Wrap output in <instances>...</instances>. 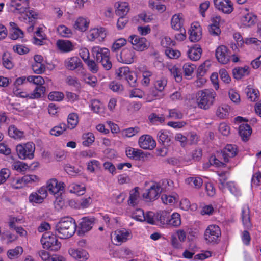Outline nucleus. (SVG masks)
<instances>
[{
  "label": "nucleus",
  "mask_w": 261,
  "mask_h": 261,
  "mask_svg": "<svg viewBox=\"0 0 261 261\" xmlns=\"http://www.w3.org/2000/svg\"><path fill=\"white\" fill-rule=\"evenodd\" d=\"M76 224L75 220L70 217H64L56 224V235L62 239L71 237L75 233Z\"/></svg>",
  "instance_id": "nucleus-1"
},
{
  "label": "nucleus",
  "mask_w": 261,
  "mask_h": 261,
  "mask_svg": "<svg viewBox=\"0 0 261 261\" xmlns=\"http://www.w3.org/2000/svg\"><path fill=\"white\" fill-rule=\"evenodd\" d=\"M216 95L213 90L204 89L199 91L196 95L198 107L204 110L209 109L214 105Z\"/></svg>",
  "instance_id": "nucleus-2"
},
{
  "label": "nucleus",
  "mask_w": 261,
  "mask_h": 261,
  "mask_svg": "<svg viewBox=\"0 0 261 261\" xmlns=\"http://www.w3.org/2000/svg\"><path fill=\"white\" fill-rule=\"evenodd\" d=\"M91 54L96 62L101 63L105 70H109L111 69L112 64L110 61V53L108 48L95 46L91 49Z\"/></svg>",
  "instance_id": "nucleus-3"
},
{
  "label": "nucleus",
  "mask_w": 261,
  "mask_h": 261,
  "mask_svg": "<svg viewBox=\"0 0 261 261\" xmlns=\"http://www.w3.org/2000/svg\"><path fill=\"white\" fill-rule=\"evenodd\" d=\"M171 181H169L167 179H163L159 183H153L150 187L146 190V192L143 194V197L146 200H152L157 198L159 194L163 192H166L169 190L167 186H171Z\"/></svg>",
  "instance_id": "nucleus-4"
},
{
  "label": "nucleus",
  "mask_w": 261,
  "mask_h": 261,
  "mask_svg": "<svg viewBox=\"0 0 261 261\" xmlns=\"http://www.w3.org/2000/svg\"><path fill=\"white\" fill-rule=\"evenodd\" d=\"M17 154L21 160H31L34 158L35 145L33 142L19 144L16 147Z\"/></svg>",
  "instance_id": "nucleus-5"
},
{
  "label": "nucleus",
  "mask_w": 261,
  "mask_h": 261,
  "mask_svg": "<svg viewBox=\"0 0 261 261\" xmlns=\"http://www.w3.org/2000/svg\"><path fill=\"white\" fill-rule=\"evenodd\" d=\"M41 243L43 247L51 251L58 250L61 246V244L58 241L56 236L50 232L44 233L41 239Z\"/></svg>",
  "instance_id": "nucleus-6"
},
{
  "label": "nucleus",
  "mask_w": 261,
  "mask_h": 261,
  "mask_svg": "<svg viewBox=\"0 0 261 261\" xmlns=\"http://www.w3.org/2000/svg\"><path fill=\"white\" fill-rule=\"evenodd\" d=\"M221 234V229L218 225H211L205 231L204 239L207 243H216L219 240Z\"/></svg>",
  "instance_id": "nucleus-7"
},
{
  "label": "nucleus",
  "mask_w": 261,
  "mask_h": 261,
  "mask_svg": "<svg viewBox=\"0 0 261 261\" xmlns=\"http://www.w3.org/2000/svg\"><path fill=\"white\" fill-rule=\"evenodd\" d=\"M48 191L55 196H60L64 191L65 184L62 182H58L56 178L48 180L46 184Z\"/></svg>",
  "instance_id": "nucleus-8"
},
{
  "label": "nucleus",
  "mask_w": 261,
  "mask_h": 261,
  "mask_svg": "<svg viewBox=\"0 0 261 261\" xmlns=\"http://www.w3.org/2000/svg\"><path fill=\"white\" fill-rule=\"evenodd\" d=\"M128 41L133 45V49L137 51H141L147 49L149 45L145 38L135 35L130 36Z\"/></svg>",
  "instance_id": "nucleus-9"
},
{
  "label": "nucleus",
  "mask_w": 261,
  "mask_h": 261,
  "mask_svg": "<svg viewBox=\"0 0 261 261\" xmlns=\"http://www.w3.org/2000/svg\"><path fill=\"white\" fill-rule=\"evenodd\" d=\"M215 56L218 61L223 64L228 63L231 58L230 51L224 45H220L217 48Z\"/></svg>",
  "instance_id": "nucleus-10"
},
{
  "label": "nucleus",
  "mask_w": 261,
  "mask_h": 261,
  "mask_svg": "<svg viewBox=\"0 0 261 261\" xmlns=\"http://www.w3.org/2000/svg\"><path fill=\"white\" fill-rule=\"evenodd\" d=\"M215 8L226 14H230L233 11V4L230 0H213Z\"/></svg>",
  "instance_id": "nucleus-11"
},
{
  "label": "nucleus",
  "mask_w": 261,
  "mask_h": 261,
  "mask_svg": "<svg viewBox=\"0 0 261 261\" xmlns=\"http://www.w3.org/2000/svg\"><path fill=\"white\" fill-rule=\"evenodd\" d=\"M106 37V30L103 28L91 29L87 35V38L90 41L97 40L98 42H100L103 41Z\"/></svg>",
  "instance_id": "nucleus-12"
},
{
  "label": "nucleus",
  "mask_w": 261,
  "mask_h": 261,
  "mask_svg": "<svg viewBox=\"0 0 261 261\" xmlns=\"http://www.w3.org/2000/svg\"><path fill=\"white\" fill-rule=\"evenodd\" d=\"M139 146L143 149L152 150L156 146V142L149 135L141 136L138 141Z\"/></svg>",
  "instance_id": "nucleus-13"
},
{
  "label": "nucleus",
  "mask_w": 261,
  "mask_h": 261,
  "mask_svg": "<svg viewBox=\"0 0 261 261\" xmlns=\"http://www.w3.org/2000/svg\"><path fill=\"white\" fill-rule=\"evenodd\" d=\"M136 58L135 52L133 48H124L121 51L119 62L125 64H131Z\"/></svg>",
  "instance_id": "nucleus-14"
},
{
  "label": "nucleus",
  "mask_w": 261,
  "mask_h": 261,
  "mask_svg": "<svg viewBox=\"0 0 261 261\" xmlns=\"http://www.w3.org/2000/svg\"><path fill=\"white\" fill-rule=\"evenodd\" d=\"M189 39L191 42H197L201 38L202 29L197 22L192 23L189 31Z\"/></svg>",
  "instance_id": "nucleus-15"
},
{
  "label": "nucleus",
  "mask_w": 261,
  "mask_h": 261,
  "mask_svg": "<svg viewBox=\"0 0 261 261\" xmlns=\"http://www.w3.org/2000/svg\"><path fill=\"white\" fill-rule=\"evenodd\" d=\"M64 65L65 67L69 70H74L81 68H83V64L81 60L77 57H72L68 58L64 61Z\"/></svg>",
  "instance_id": "nucleus-16"
},
{
  "label": "nucleus",
  "mask_w": 261,
  "mask_h": 261,
  "mask_svg": "<svg viewBox=\"0 0 261 261\" xmlns=\"http://www.w3.org/2000/svg\"><path fill=\"white\" fill-rule=\"evenodd\" d=\"M94 219L93 218H83L79 227L78 233L80 235H83L91 230L94 224Z\"/></svg>",
  "instance_id": "nucleus-17"
},
{
  "label": "nucleus",
  "mask_w": 261,
  "mask_h": 261,
  "mask_svg": "<svg viewBox=\"0 0 261 261\" xmlns=\"http://www.w3.org/2000/svg\"><path fill=\"white\" fill-rule=\"evenodd\" d=\"M237 153V147L234 145L227 144L222 151V156L225 163L229 162L230 159L234 157Z\"/></svg>",
  "instance_id": "nucleus-18"
},
{
  "label": "nucleus",
  "mask_w": 261,
  "mask_h": 261,
  "mask_svg": "<svg viewBox=\"0 0 261 261\" xmlns=\"http://www.w3.org/2000/svg\"><path fill=\"white\" fill-rule=\"evenodd\" d=\"M115 240L120 244L126 242L131 239L132 237L130 231L124 228L116 230L115 231Z\"/></svg>",
  "instance_id": "nucleus-19"
},
{
  "label": "nucleus",
  "mask_w": 261,
  "mask_h": 261,
  "mask_svg": "<svg viewBox=\"0 0 261 261\" xmlns=\"http://www.w3.org/2000/svg\"><path fill=\"white\" fill-rule=\"evenodd\" d=\"M68 252L73 258L80 261L86 260L89 257L88 253L83 249L71 248Z\"/></svg>",
  "instance_id": "nucleus-20"
},
{
  "label": "nucleus",
  "mask_w": 261,
  "mask_h": 261,
  "mask_svg": "<svg viewBox=\"0 0 261 261\" xmlns=\"http://www.w3.org/2000/svg\"><path fill=\"white\" fill-rule=\"evenodd\" d=\"M250 210L248 206H244L242 207L241 212V219L245 228H249L252 224L250 220Z\"/></svg>",
  "instance_id": "nucleus-21"
},
{
  "label": "nucleus",
  "mask_w": 261,
  "mask_h": 261,
  "mask_svg": "<svg viewBox=\"0 0 261 261\" xmlns=\"http://www.w3.org/2000/svg\"><path fill=\"white\" fill-rule=\"evenodd\" d=\"M157 137L159 143L165 147L169 146L171 140V136L168 131L165 130L159 131L157 134Z\"/></svg>",
  "instance_id": "nucleus-22"
},
{
  "label": "nucleus",
  "mask_w": 261,
  "mask_h": 261,
  "mask_svg": "<svg viewBox=\"0 0 261 261\" xmlns=\"http://www.w3.org/2000/svg\"><path fill=\"white\" fill-rule=\"evenodd\" d=\"M10 37L13 40H16L23 37V31L18 27L17 24L13 22L10 23Z\"/></svg>",
  "instance_id": "nucleus-23"
},
{
  "label": "nucleus",
  "mask_w": 261,
  "mask_h": 261,
  "mask_svg": "<svg viewBox=\"0 0 261 261\" xmlns=\"http://www.w3.org/2000/svg\"><path fill=\"white\" fill-rule=\"evenodd\" d=\"M252 133V129L248 124H241L239 127V134L244 141L248 140Z\"/></svg>",
  "instance_id": "nucleus-24"
},
{
  "label": "nucleus",
  "mask_w": 261,
  "mask_h": 261,
  "mask_svg": "<svg viewBox=\"0 0 261 261\" xmlns=\"http://www.w3.org/2000/svg\"><path fill=\"white\" fill-rule=\"evenodd\" d=\"M141 198L137 188L132 190L129 192V196L127 200L128 205L133 207L137 206Z\"/></svg>",
  "instance_id": "nucleus-25"
},
{
  "label": "nucleus",
  "mask_w": 261,
  "mask_h": 261,
  "mask_svg": "<svg viewBox=\"0 0 261 261\" xmlns=\"http://www.w3.org/2000/svg\"><path fill=\"white\" fill-rule=\"evenodd\" d=\"M257 21V17L252 13L244 14L241 18L242 24L247 27L254 25Z\"/></svg>",
  "instance_id": "nucleus-26"
},
{
  "label": "nucleus",
  "mask_w": 261,
  "mask_h": 261,
  "mask_svg": "<svg viewBox=\"0 0 261 261\" xmlns=\"http://www.w3.org/2000/svg\"><path fill=\"white\" fill-rule=\"evenodd\" d=\"M81 80L86 84L89 85L92 87H94L97 84V79L95 76L92 75L89 73H86L84 71L80 72Z\"/></svg>",
  "instance_id": "nucleus-27"
},
{
  "label": "nucleus",
  "mask_w": 261,
  "mask_h": 261,
  "mask_svg": "<svg viewBox=\"0 0 261 261\" xmlns=\"http://www.w3.org/2000/svg\"><path fill=\"white\" fill-rule=\"evenodd\" d=\"M116 7V14L120 16H125L129 10V5L127 2H117L115 4Z\"/></svg>",
  "instance_id": "nucleus-28"
},
{
  "label": "nucleus",
  "mask_w": 261,
  "mask_h": 261,
  "mask_svg": "<svg viewBox=\"0 0 261 261\" xmlns=\"http://www.w3.org/2000/svg\"><path fill=\"white\" fill-rule=\"evenodd\" d=\"M171 25L173 29L175 30H179L184 29L183 25V19L181 14H174L171 20Z\"/></svg>",
  "instance_id": "nucleus-29"
},
{
  "label": "nucleus",
  "mask_w": 261,
  "mask_h": 261,
  "mask_svg": "<svg viewBox=\"0 0 261 261\" xmlns=\"http://www.w3.org/2000/svg\"><path fill=\"white\" fill-rule=\"evenodd\" d=\"M57 46L62 52L68 53L73 49V46L69 40H59L57 42Z\"/></svg>",
  "instance_id": "nucleus-30"
},
{
  "label": "nucleus",
  "mask_w": 261,
  "mask_h": 261,
  "mask_svg": "<svg viewBox=\"0 0 261 261\" xmlns=\"http://www.w3.org/2000/svg\"><path fill=\"white\" fill-rule=\"evenodd\" d=\"M67 129V124L65 123L62 122L52 128L50 130L49 133L52 136L58 137L63 134Z\"/></svg>",
  "instance_id": "nucleus-31"
},
{
  "label": "nucleus",
  "mask_w": 261,
  "mask_h": 261,
  "mask_svg": "<svg viewBox=\"0 0 261 261\" xmlns=\"http://www.w3.org/2000/svg\"><path fill=\"white\" fill-rule=\"evenodd\" d=\"M249 73V67L247 66H245L243 67H236L233 70V76L237 80H240L243 76L248 75Z\"/></svg>",
  "instance_id": "nucleus-32"
},
{
  "label": "nucleus",
  "mask_w": 261,
  "mask_h": 261,
  "mask_svg": "<svg viewBox=\"0 0 261 261\" xmlns=\"http://www.w3.org/2000/svg\"><path fill=\"white\" fill-rule=\"evenodd\" d=\"M125 153L129 159L137 160L140 159L143 152L140 149L128 147L126 148Z\"/></svg>",
  "instance_id": "nucleus-33"
},
{
  "label": "nucleus",
  "mask_w": 261,
  "mask_h": 261,
  "mask_svg": "<svg viewBox=\"0 0 261 261\" xmlns=\"http://www.w3.org/2000/svg\"><path fill=\"white\" fill-rule=\"evenodd\" d=\"M57 33L61 37L69 38L72 35L71 30L64 24H60L57 27Z\"/></svg>",
  "instance_id": "nucleus-34"
},
{
  "label": "nucleus",
  "mask_w": 261,
  "mask_h": 261,
  "mask_svg": "<svg viewBox=\"0 0 261 261\" xmlns=\"http://www.w3.org/2000/svg\"><path fill=\"white\" fill-rule=\"evenodd\" d=\"M89 21L83 17H79L75 21L74 28L81 32H85L89 27Z\"/></svg>",
  "instance_id": "nucleus-35"
},
{
  "label": "nucleus",
  "mask_w": 261,
  "mask_h": 261,
  "mask_svg": "<svg viewBox=\"0 0 261 261\" xmlns=\"http://www.w3.org/2000/svg\"><path fill=\"white\" fill-rule=\"evenodd\" d=\"M186 184L196 189L200 188L203 184L202 179L198 176L190 177L185 179Z\"/></svg>",
  "instance_id": "nucleus-36"
},
{
  "label": "nucleus",
  "mask_w": 261,
  "mask_h": 261,
  "mask_svg": "<svg viewBox=\"0 0 261 261\" xmlns=\"http://www.w3.org/2000/svg\"><path fill=\"white\" fill-rule=\"evenodd\" d=\"M79 117L76 113H72L68 115L67 117V128L74 129L78 124Z\"/></svg>",
  "instance_id": "nucleus-37"
},
{
  "label": "nucleus",
  "mask_w": 261,
  "mask_h": 261,
  "mask_svg": "<svg viewBox=\"0 0 261 261\" xmlns=\"http://www.w3.org/2000/svg\"><path fill=\"white\" fill-rule=\"evenodd\" d=\"M46 90L44 86H37L32 92L28 94L29 99H37L40 98Z\"/></svg>",
  "instance_id": "nucleus-38"
},
{
  "label": "nucleus",
  "mask_w": 261,
  "mask_h": 261,
  "mask_svg": "<svg viewBox=\"0 0 261 261\" xmlns=\"http://www.w3.org/2000/svg\"><path fill=\"white\" fill-rule=\"evenodd\" d=\"M24 16L22 15L24 20L30 21L33 20L35 22V20L38 18V13L33 9H29V6L26 11H24Z\"/></svg>",
  "instance_id": "nucleus-39"
},
{
  "label": "nucleus",
  "mask_w": 261,
  "mask_h": 261,
  "mask_svg": "<svg viewBox=\"0 0 261 261\" xmlns=\"http://www.w3.org/2000/svg\"><path fill=\"white\" fill-rule=\"evenodd\" d=\"M69 190L70 193L82 195L85 193L86 188L84 185L73 183L69 186Z\"/></svg>",
  "instance_id": "nucleus-40"
},
{
  "label": "nucleus",
  "mask_w": 261,
  "mask_h": 261,
  "mask_svg": "<svg viewBox=\"0 0 261 261\" xmlns=\"http://www.w3.org/2000/svg\"><path fill=\"white\" fill-rule=\"evenodd\" d=\"M202 49L200 47H193L189 49L188 52L189 58L193 61L198 60L201 55Z\"/></svg>",
  "instance_id": "nucleus-41"
},
{
  "label": "nucleus",
  "mask_w": 261,
  "mask_h": 261,
  "mask_svg": "<svg viewBox=\"0 0 261 261\" xmlns=\"http://www.w3.org/2000/svg\"><path fill=\"white\" fill-rule=\"evenodd\" d=\"M8 134L11 138L15 139H21L23 137V132L18 129L15 126L11 125L8 129Z\"/></svg>",
  "instance_id": "nucleus-42"
},
{
  "label": "nucleus",
  "mask_w": 261,
  "mask_h": 261,
  "mask_svg": "<svg viewBox=\"0 0 261 261\" xmlns=\"http://www.w3.org/2000/svg\"><path fill=\"white\" fill-rule=\"evenodd\" d=\"M230 110V108L229 106L227 105H222L217 109L216 115L220 118H224L228 115Z\"/></svg>",
  "instance_id": "nucleus-43"
},
{
  "label": "nucleus",
  "mask_w": 261,
  "mask_h": 261,
  "mask_svg": "<svg viewBox=\"0 0 261 261\" xmlns=\"http://www.w3.org/2000/svg\"><path fill=\"white\" fill-rule=\"evenodd\" d=\"M244 43L247 45L252 46L257 50H261V41L256 38H246L244 40Z\"/></svg>",
  "instance_id": "nucleus-44"
},
{
  "label": "nucleus",
  "mask_w": 261,
  "mask_h": 261,
  "mask_svg": "<svg viewBox=\"0 0 261 261\" xmlns=\"http://www.w3.org/2000/svg\"><path fill=\"white\" fill-rule=\"evenodd\" d=\"M181 224L180 215L178 213H173L171 215H170L169 223V225L174 227L179 226Z\"/></svg>",
  "instance_id": "nucleus-45"
},
{
  "label": "nucleus",
  "mask_w": 261,
  "mask_h": 261,
  "mask_svg": "<svg viewBox=\"0 0 261 261\" xmlns=\"http://www.w3.org/2000/svg\"><path fill=\"white\" fill-rule=\"evenodd\" d=\"M225 187H226L230 192L235 196L239 197L241 195V192L239 188L234 182H227Z\"/></svg>",
  "instance_id": "nucleus-46"
},
{
  "label": "nucleus",
  "mask_w": 261,
  "mask_h": 261,
  "mask_svg": "<svg viewBox=\"0 0 261 261\" xmlns=\"http://www.w3.org/2000/svg\"><path fill=\"white\" fill-rule=\"evenodd\" d=\"M22 178L25 186L38 182L40 180L39 177L34 174H27L22 177Z\"/></svg>",
  "instance_id": "nucleus-47"
},
{
  "label": "nucleus",
  "mask_w": 261,
  "mask_h": 261,
  "mask_svg": "<svg viewBox=\"0 0 261 261\" xmlns=\"http://www.w3.org/2000/svg\"><path fill=\"white\" fill-rule=\"evenodd\" d=\"M167 84V80L165 77H161L157 79L154 84V88L158 91L162 92Z\"/></svg>",
  "instance_id": "nucleus-48"
},
{
  "label": "nucleus",
  "mask_w": 261,
  "mask_h": 261,
  "mask_svg": "<svg viewBox=\"0 0 261 261\" xmlns=\"http://www.w3.org/2000/svg\"><path fill=\"white\" fill-rule=\"evenodd\" d=\"M169 71L177 82L179 83L182 81V73L179 68L174 66L169 68Z\"/></svg>",
  "instance_id": "nucleus-49"
},
{
  "label": "nucleus",
  "mask_w": 261,
  "mask_h": 261,
  "mask_svg": "<svg viewBox=\"0 0 261 261\" xmlns=\"http://www.w3.org/2000/svg\"><path fill=\"white\" fill-rule=\"evenodd\" d=\"M27 82L32 83L37 86H43L44 80L40 75H30L27 77Z\"/></svg>",
  "instance_id": "nucleus-50"
},
{
  "label": "nucleus",
  "mask_w": 261,
  "mask_h": 261,
  "mask_svg": "<svg viewBox=\"0 0 261 261\" xmlns=\"http://www.w3.org/2000/svg\"><path fill=\"white\" fill-rule=\"evenodd\" d=\"M23 248L20 246H17L13 249H10L7 251V255L10 259H13L21 255L23 252Z\"/></svg>",
  "instance_id": "nucleus-51"
},
{
  "label": "nucleus",
  "mask_w": 261,
  "mask_h": 261,
  "mask_svg": "<svg viewBox=\"0 0 261 261\" xmlns=\"http://www.w3.org/2000/svg\"><path fill=\"white\" fill-rule=\"evenodd\" d=\"M126 40L124 38H120L116 40L113 43L111 50L113 52L118 51L121 47L123 46L126 44Z\"/></svg>",
  "instance_id": "nucleus-52"
},
{
  "label": "nucleus",
  "mask_w": 261,
  "mask_h": 261,
  "mask_svg": "<svg viewBox=\"0 0 261 261\" xmlns=\"http://www.w3.org/2000/svg\"><path fill=\"white\" fill-rule=\"evenodd\" d=\"M196 66L190 63H186L184 64L182 67L184 74L185 76H191Z\"/></svg>",
  "instance_id": "nucleus-53"
},
{
  "label": "nucleus",
  "mask_w": 261,
  "mask_h": 261,
  "mask_svg": "<svg viewBox=\"0 0 261 261\" xmlns=\"http://www.w3.org/2000/svg\"><path fill=\"white\" fill-rule=\"evenodd\" d=\"M170 215L169 213L166 211L160 212L158 215V220L163 225L168 224Z\"/></svg>",
  "instance_id": "nucleus-54"
},
{
  "label": "nucleus",
  "mask_w": 261,
  "mask_h": 261,
  "mask_svg": "<svg viewBox=\"0 0 261 261\" xmlns=\"http://www.w3.org/2000/svg\"><path fill=\"white\" fill-rule=\"evenodd\" d=\"M246 94L248 99L251 101H255L258 99L259 91L257 90L248 88Z\"/></svg>",
  "instance_id": "nucleus-55"
},
{
  "label": "nucleus",
  "mask_w": 261,
  "mask_h": 261,
  "mask_svg": "<svg viewBox=\"0 0 261 261\" xmlns=\"http://www.w3.org/2000/svg\"><path fill=\"white\" fill-rule=\"evenodd\" d=\"M12 168L13 169L17 171L18 172H24L29 168L27 164L20 162H14L12 164Z\"/></svg>",
  "instance_id": "nucleus-56"
},
{
  "label": "nucleus",
  "mask_w": 261,
  "mask_h": 261,
  "mask_svg": "<svg viewBox=\"0 0 261 261\" xmlns=\"http://www.w3.org/2000/svg\"><path fill=\"white\" fill-rule=\"evenodd\" d=\"M83 138L84 141L82 144L85 146H89L92 144L95 140L94 136L92 133H88L83 135Z\"/></svg>",
  "instance_id": "nucleus-57"
},
{
  "label": "nucleus",
  "mask_w": 261,
  "mask_h": 261,
  "mask_svg": "<svg viewBox=\"0 0 261 261\" xmlns=\"http://www.w3.org/2000/svg\"><path fill=\"white\" fill-rule=\"evenodd\" d=\"M91 110L96 113H100L103 110L102 105L100 101L97 99L91 100Z\"/></svg>",
  "instance_id": "nucleus-58"
},
{
  "label": "nucleus",
  "mask_w": 261,
  "mask_h": 261,
  "mask_svg": "<svg viewBox=\"0 0 261 261\" xmlns=\"http://www.w3.org/2000/svg\"><path fill=\"white\" fill-rule=\"evenodd\" d=\"M64 97V95L61 92L53 91L48 94V99L53 101H60L62 100Z\"/></svg>",
  "instance_id": "nucleus-59"
},
{
  "label": "nucleus",
  "mask_w": 261,
  "mask_h": 261,
  "mask_svg": "<svg viewBox=\"0 0 261 261\" xmlns=\"http://www.w3.org/2000/svg\"><path fill=\"white\" fill-rule=\"evenodd\" d=\"M182 117L183 114L180 111L176 109L169 110L168 118L174 119H182Z\"/></svg>",
  "instance_id": "nucleus-60"
},
{
  "label": "nucleus",
  "mask_w": 261,
  "mask_h": 261,
  "mask_svg": "<svg viewBox=\"0 0 261 261\" xmlns=\"http://www.w3.org/2000/svg\"><path fill=\"white\" fill-rule=\"evenodd\" d=\"M165 53L167 56L171 59H177L180 56V52L177 50L173 49L170 47L166 48Z\"/></svg>",
  "instance_id": "nucleus-61"
},
{
  "label": "nucleus",
  "mask_w": 261,
  "mask_h": 261,
  "mask_svg": "<svg viewBox=\"0 0 261 261\" xmlns=\"http://www.w3.org/2000/svg\"><path fill=\"white\" fill-rule=\"evenodd\" d=\"M138 127H129L122 131V135L124 137H132L139 132Z\"/></svg>",
  "instance_id": "nucleus-62"
},
{
  "label": "nucleus",
  "mask_w": 261,
  "mask_h": 261,
  "mask_svg": "<svg viewBox=\"0 0 261 261\" xmlns=\"http://www.w3.org/2000/svg\"><path fill=\"white\" fill-rule=\"evenodd\" d=\"M87 65L89 70L93 73H96L98 70L99 67L97 63L93 60H89L85 62Z\"/></svg>",
  "instance_id": "nucleus-63"
},
{
  "label": "nucleus",
  "mask_w": 261,
  "mask_h": 261,
  "mask_svg": "<svg viewBox=\"0 0 261 261\" xmlns=\"http://www.w3.org/2000/svg\"><path fill=\"white\" fill-rule=\"evenodd\" d=\"M152 73L149 70H144L142 71V84L143 85L147 86L150 83V77L152 76Z\"/></svg>",
  "instance_id": "nucleus-64"
}]
</instances>
